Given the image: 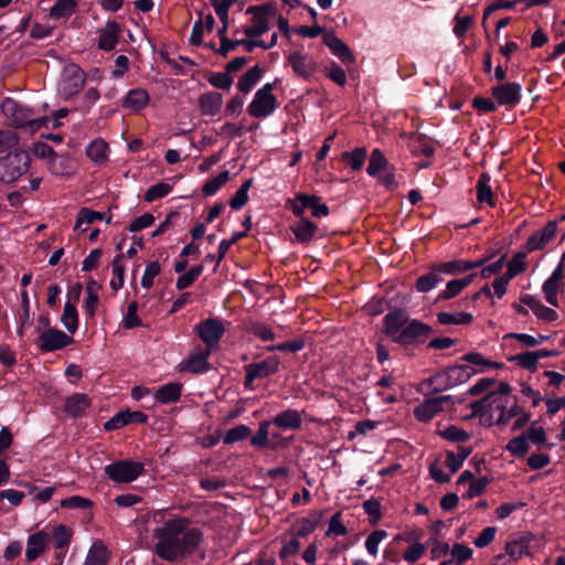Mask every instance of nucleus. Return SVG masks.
Wrapping results in <instances>:
<instances>
[{"instance_id":"1","label":"nucleus","mask_w":565,"mask_h":565,"mask_svg":"<svg viewBox=\"0 0 565 565\" xmlns=\"http://www.w3.org/2000/svg\"><path fill=\"white\" fill-rule=\"evenodd\" d=\"M154 553L158 557L178 563L196 551L202 533L185 519L166 521L153 530Z\"/></svg>"},{"instance_id":"2","label":"nucleus","mask_w":565,"mask_h":565,"mask_svg":"<svg viewBox=\"0 0 565 565\" xmlns=\"http://www.w3.org/2000/svg\"><path fill=\"white\" fill-rule=\"evenodd\" d=\"M383 333L404 349L423 345L434 329L419 319L411 318L404 308L395 307L382 320Z\"/></svg>"},{"instance_id":"3","label":"nucleus","mask_w":565,"mask_h":565,"mask_svg":"<svg viewBox=\"0 0 565 565\" xmlns=\"http://www.w3.org/2000/svg\"><path fill=\"white\" fill-rule=\"evenodd\" d=\"M277 12L278 9L275 1H268L260 6H249V14H252V23L249 24V52L257 46L270 49L276 44L278 38L277 33L271 34L269 43L255 38L269 30V21L271 18L276 17Z\"/></svg>"},{"instance_id":"4","label":"nucleus","mask_w":565,"mask_h":565,"mask_svg":"<svg viewBox=\"0 0 565 565\" xmlns=\"http://www.w3.org/2000/svg\"><path fill=\"white\" fill-rule=\"evenodd\" d=\"M1 110L12 126L25 132L34 134L42 127H49L50 118H33V109L13 98H4L1 103Z\"/></svg>"},{"instance_id":"5","label":"nucleus","mask_w":565,"mask_h":565,"mask_svg":"<svg viewBox=\"0 0 565 565\" xmlns=\"http://www.w3.org/2000/svg\"><path fill=\"white\" fill-rule=\"evenodd\" d=\"M31 159L25 151L9 152L0 159V181L13 183L30 168Z\"/></svg>"},{"instance_id":"6","label":"nucleus","mask_w":565,"mask_h":565,"mask_svg":"<svg viewBox=\"0 0 565 565\" xmlns=\"http://www.w3.org/2000/svg\"><path fill=\"white\" fill-rule=\"evenodd\" d=\"M276 79L274 83H266L257 89L252 103H249V115L256 118H266L270 116L278 107L277 98L273 94Z\"/></svg>"},{"instance_id":"7","label":"nucleus","mask_w":565,"mask_h":565,"mask_svg":"<svg viewBox=\"0 0 565 565\" xmlns=\"http://www.w3.org/2000/svg\"><path fill=\"white\" fill-rule=\"evenodd\" d=\"M106 476L117 483L135 481L143 471V465L130 460H119L105 466Z\"/></svg>"},{"instance_id":"8","label":"nucleus","mask_w":565,"mask_h":565,"mask_svg":"<svg viewBox=\"0 0 565 565\" xmlns=\"http://www.w3.org/2000/svg\"><path fill=\"white\" fill-rule=\"evenodd\" d=\"M85 85V73L76 64H67L64 66L58 90L61 95L68 99L82 90Z\"/></svg>"},{"instance_id":"9","label":"nucleus","mask_w":565,"mask_h":565,"mask_svg":"<svg viewBox=\"0 0 565 565\" xmlns=\"http://www.w3.org/2000/svg\"><path fill=\"white\" fill-rule=\"evenodd\" d=\"M491 96L500 106L514 108L522 98V86L516 82H505L491 87Z\"/></svg>"},{"instance_id":"10","label":"nucleus","mask_w":565,"mask_h":565,"mask_svg":"<svg viewBox=\"0 0 565 565\" xmlns=\"http://www.w3.org/2000/svg\"><path fill=\"white\" fill-rule=\"evenodd\" d=\"M196 330L206 349L211 351L218 347V342L224 334L223 323L214 318L202 321L198 324Z\"/></svg>"},{"instance_id":"11","label":"nucleus","mask_w":565,"mask_h":565,"mask_svg":"<svg viewBox=\"0 0 565 565\" xmlns=\"http://www.w3.org/2000/svg\"><path fill=\"white\" fill-rule=\"evenodd\" d=\"M450 399H452L450 395L427 398L414 408V416L420 423H428L446 409V404Z\"/></svg>"},{"instance_id":"12","label":"nucleus","mask_w":565,"mask_h":565,"mask_svg":"<svg viewBox=\"0 0 565 565\" xmlns=\"http://www.w3.org/2000/svg\"><path fill=\"white\" fill-rule=\"evenodd\" d=\"M73 342V338L62 330L49 328L41 332L38 347L43 352L61 350Z\"/></svg>"},{"instance_id":"13","label":"nucleus","mask_w":565,"mask_h":565,"mask_svg":"<svg viewBox=\"0 0 565 565\" xmlns=\"http://www.w3.org/2000/svg\"><path fill=\"white\" fill-rule=\"evenodd\" d=\"M288 64L294 73L306 81H309L318 68V63L315 58L300 51H295L287 56Z\"/></svg>"},{"instance_id":"14","label":"nucleus","mask_w":565,"mask_h":565,"mask_svg":"<svg viewBox=\"0 0 565 565\" xmlns=\"http://www.w3.org/2000/svg\"><path fill=\"white\" fill-rule=\"evenodd\" d=\"M557 235L556 222L548 221L543 228L534 232L524 244L526 252H535L543 249Z\"/></svg>"},{"instance_id":"15","label":"nucleus","mask_w":565,"mask_h":565,"mask_svg":"<svg viewBox=\"0 0 565 565\" xmlns=\"http://www.w3.org/2000/svg\"><path fill=\"white\" fill-rule=\"evenodd\" d=\"M323 44L328 46L331 53L337 56L343 64H353L355 57L351 49L340 40L333 30H327L322 38Z\"/></svg>"},{"instance_id":"16","label":"nucleus","mask_w":565,"mask_h":565,"mask_svg":"<svg viewBox=\"0 0 565 565\" xmlns=\"http://www.w3.org/2000/svg\"><path fill=\"white\" fill-rule=\"evenodd\" d=\"M430 387H431L434 394H437V393H440V392H444V391H447V390L454 387L446 366L440 369L439 371H437L431 376L424 379L419 383V385L417 387V392H419L422 394H426L425 388H430Z\"/></svg>"},{"instance_id":"17","label":"nucleus","mask_w":565,"mask_h":565,"mask_svg":"<svg viewBox=\"0 0 565 565\" xmlns=\"http://www.w3.org/2000/svg\"><path fill=\"white\" fill-rule=\"evenodd\" d=\"M280 360L277 355H269L262 361L249 363V385L256 379H264L278 371Z\"/></svg>"},{"instance_id":"18","label":"nucleus","mask_w":565,"mask_h":565,"mask_svg":"<svg viewBox=\"0 0 565 565\" xmlns=\"http://www.w3.org/2000/svg\"><path fill=\"white\" fill-rule=\"evenodd\" d=\"M289 230L294 233L298 243L308 244L313 239L318 226L308 217H301L291 223Z\"/></svg>"},{"instance_id":"19","label":"nucleus","mask_w":565,"mask_h":565,"mask_svg":"<svg viewBox=\"0 0 565 565\" xmlns=\"http://www.w3.org/2000/svg\"><path fill=\"white\" fill-rule=\"evenodd\" d=\"M150 102L149 93L143 88H132L127 92L122 99V107L131 113L143 110Z\"/></svg>"},{"instance_id":"20","label":"nucleus","mask_w":565,"mask_h":565,"mask_svg":"<svg viewBox=\"0 0 565 565\" xmlns=\"http://www.w3.org/2000/svg\"><path fill=\"white\" fill-rule=\"evenodd\" d=\"M49 539L44 531H38L28 537L25 557L29 562L35 561L45 551Z\"/></svg>"},{"instance_id":"21","label":"nucleus","mask_w":565,"mask_h":565,"mask_svg":"<svg viewBox=\"0 0 565 565\" xmlns=\"http://www.w3.org/2000/svg\"><path fill=\"white\" fill-rule=\"evenodd\" d=\"M273 425L282 430H298L302 425V417L300 412L294 408H287L278 413L273 419Z\"/></svg>"},{"instance_id":"22","label":"nucleus","mask_w":565,"mask_h":565,"mask_svg":"<svg viewBox=\"0 0 565 565\" xmlns=\"http://www.w3.org/2000/svg\"><path fill=\"white\" fill-rule=\"evenodd\" d=\"M211 350L200 349L193 352L183 363L182 369L192 373L201 374L210 369V364L207 362L209 356L211 354Z\"/></svg>"},{"instance_id":"23","label":"nucleus","mask_w":565,"mask_h":565,"mask_svg":"<svg viewBox=\"0 0 565 565\" xmlns=\"http://www.w3.org/2000/svg\"><path fill=\"white\" fill-rule=\"evenodd\" d=\"M276 339V334L273 328L264 322L252 321L249 319V344L254 342V340H259L264 345L274 343Z\"/></svg>"},{"instance_id":"24","label":"nucleus","mask_w":565,"mask_h":565,"mask_svg":"<svg viewBox=\"0 0 565 565\" xmlns=\"http://www.w3.org/2000/svg\"><path fill=\"white\" fill-rule=\"evenodd\" d=\"M120 28L118 23L110 21L100 30L98 47L104 51H111L116 47L119 39Z\"/></svg>"},{"instance_id":"25","label":"nucleus","mask_w":565,"mask_h":565,"mask_svg":"<svg viewBox=\"0 0 565 565\" xmlns=\"http://www.w3.org/2000/svg\"><path fill=\"white\" fill-rule=\"evenodd\" d=\"M438 269V266L435 264H431L429 266V273L422 275L417 278L415 282V289L418 292H428L433 290L438 284L444 281V277Z\"/></svg>"},{"instance_id":"26","label":"nucleus","mask_w":565,"mask_h":565,"mask_svg":"<svg viewBox=\"0 0 565 565\" xmlns=\"http://www.w3.org/2000/svg\"><path fill=\"white\" fill-rule=\"evenodd\" d=\"M297 199L302 203V206L311 211L313 217L320 218L328 216L330 213L329 206L321 202V198L315 194L298 193Z\"/></svg>"},{"instance_id":"27","label":"nucleus","mask_w":565,"mask_h":565,"mask_svg":"<svg viewBox=\"0 0 565 565\" xmlns=\"http://www.w3.org/2000/svg\"><path fill=\"white\" fill-rule=\"evenodd\" d=\"M199 104L203 115L214 116L221 110L223 98L217 92H207L200 96Z\"/></svg>"},{"instance_id":"28","label":"nucleus","mask_w":565,"mask_h":565,"mask_svg":"<svg viewBox=\"0 0 565 565\" xmlns=\"http://www.w3.org/2000/svg\"><path fill=\"white\" fill-rule=\"evenodd\" d=\"M49 170L58 177H71L75 172V166L71 158L65 156H53L49 161Z\"/></svg>"},{"instance_id":"29","label":"nucleus","mask_w":565,"mask_h":565,"mask_svg":"<svg viewBox=\"0 0 565 565\" xmlns=\"http://www.w3.org/2000/svg\"><path fill=\"white\" fill-rule=\"evenodd\" d=\"M490 175L482 173L476 184L477 201L479 203H487L489 206H495V195L490 186Z\"/></svg>"},{"instance_id":"30","label":"nucleus","mask_w":565,"mask_h":565,"mask_svg":"<svg viewBox=\"0 0 565 565\" xmlns=\"http://www.w3.org/2000/svg\"><path fill=\"white\" fill-rule=\"evenodd\" d=\"M182 385L177 382H171L162 385L154 393L156 402L160 404H170L179 401L181 396Z\"/></svg>"},{"instance_id":"31","label":"nucleus","mask_w":565,"mask_h":565,"mask_svg":"<svg viewBox=\"0 0 565 565\" xmlns=\"http://www.w3.org/2000/svg\"><path fill=\"white\" fill-rule=\"evenodd\" d=\"M214 26V18L211 13L201 14L200 19L194 22L191 32V42L200 44L205 32H211Z\"/></svg>"},{"instance_id":"32","label":"nucleus","mask_w":565,"mask_h":565,"mask_svg":"<svg viewBox=\"0 0 565 565\" xmlns=\"http://www.w3.org/2000/svg\"><path fill=\"white\" fill-rule=\"evenodd\" d=\"M446 367L454 387L468 382L477 373L471 365L467 364H454Z\"/></svg>"},{"instance_id":"33","label":"nucleus","mask_w":565,"mask_h":565,"mask_svg":"<svg viewBox=\"0 0 565 565\" xmlns=\"http://www.w3.org/2000/svg\"><path fill=\"white\" fill-rule=\"evenodd\" d=\"M75 0H57L50 10V17L56 21L67 20L76 10Z\"/></svg>"},{"instance_id":"34","label":"nucleus","mask_w":565,"mask_h":565,"mask_svg":"<svg viewBox=\"0 0 565 565\" xmlns=\"http://www.w3.org/2000/svg\"><path fill=\"white\" fill-rule=\"evenodd\" d=\"M113 278L110 279V288L118 291L122 288L125 282V256L124 254L117 255L111 263Z\"/></svg>"},{"instance_id":"35","label":"nucleus","mask_w":565,"mask_h":565,"mask_svg":"<svg viewBox=\"0 0 565 565\" xmlns=\"http://www.w3.org/2000/svg\"><path fill=\"white\" fill-rule=\"evenodd\" d=\"M437 321L443 326L448 324H459V326H468L473 321V315L470 312H446L441 311L437 313Z\"/></svg>"},{"instance_id":"36","label":"nucleus","mask_w":565,"mask_h":565,"mask_svg":"<svg viewBox=\"0 0 565 565\" xmlns=\"http://www.w3.org/2000/svg\"><path fill=\"white\" fill-rule=\"evenodd\" d=\"M529 543L530 539L526 536L510 541L505 544V554L511 561H518L523 555L529 554Z\"/></svg>"},{"instance_id":"37","label":"nucleus","mask_w":565,"mask_h":565,"mask_svg":"<svg viewBox=\"0 0 565 565\" xmlns=\"http://www.w3.org/2000/svg\"><path fill=\"white\" fill-rule=\"evenodd\" d=\"M508 361L514 362L518 366L534 372L537 370L539 356L535 351H525L508 358Z\"/></svg>"},{"instance_id":"38","label":"nucleus","mask_w":565,"mask_h":565,"mask_svg":"<svg viewBox=\"0 0 565 565\" xmlns=\"http://www.w3.org/2000/svg\"><path fill=\"white\" fill-rule=\"evenodd\" d=\"M108 559L106 546L100 542H95L85 558L84 565H105Z\"/></svg>"},{"instance_id":"39","label":"nucleus","mask_w":565,"mask_h":565,"mask_svg":"<svg viewBox=\"0 0 565 565\" xmlns=\"http://www.w3.org/2000/svg\"><path fill=\"white\" fill-rule=\"evenodd\" d=\"M109 148L104 140H94L86 149V154L95 163H103L108 159Z\"/></svg>"},{"instance_id":"40","label":"nucleus","mask_w":565,"mask_h":565,"mask_svg":"<svg viewBox=\"0 0 565 565\" xmlns=\"http://www.w3.org/2000/svg\"><path fill=\"white\" fill-rule=\"evenodd\" d=\"M89 406V399L84 394H74L65 401V412L77 416L85 412Z\"/></svg>"},{"instance_id":"41","label":"nucleus","mask_w":565,"mask_h":565,"mask_svg":"<svg viewBox=\"0 0 565 565\" xmlns=\"http://www.w3.org/2000/svg\"><path fill=\"white\" fill-rule=\"evenodd\" d=\"M61 321L71 334L75 333L78 328V313L74 303H65Z\"/></svg>"},{"instance_id":"42","label":"nucleus","mask_w":565,"mask_h":565,"mask_svg":"<svg viewBox=\"0 0 565 565\" xmlns=\"http://www.w3.org/2000/svg\"><path fill=\"white\" fill-rule=\"evenodd\" d=\"M322 515V511H317L311 518L301 519L296 529V536L306 537L311 534L319 525Z\"/></svg>"},{"instance_id":"43","label":"nucleus","mask_w":565,"mask_h":565,"mask_svg":"<svg viewBox=\"0 0 565 565\" xmlns=\"http://www.w3.org/2000/svg\"><path fill=\"white\" fill-rule=\"evenodd\" d=\"M387 164V159L385 158L383 152L379 148H375L371 152L366 172L370 177H376L380 171L386 170Z\"/></svg>"},{"instance_id":"44","label":"nucleus","mask_w":565,"mask_h":565,"mask_svg":"<svg viewBox=\"0 0 565 565\" xmlns=\"http://www.w3.org/2000/svg\"><path fill=\"white\" fill-rule=\"evenodd\" d=\"M412 152L430 158L435 153V148L425 135H417L413 138L411 143Z\"/></svg>"},{"instance_id":"45","label":"nucleus","mask_w":565,"mask_h":565,"mask_svg":"<svg viewBox=\"0 0 565 565\" xmlns=\"http://www.w3.org/2000/svg\"><path fill=\"white\" fill-rule=\"evenodd\" d=\"M103 214L99 212H95L88 209H82L76 217L75 231L81 233L87 231L89 224L94 223L97 220H102Z\"/></svg>"},{"instance_id":"46","label":"nucleus","mask_w":565,"mask_h":565,"mask_svg":"<svg viewBox=\"0 0 565 565\" xmlns=\"http://www.w3.org/2000/svg\"><path fill=\"white\" fill-rule=\"evenodd\" d=\"M366 159V149L358 147L351 152L342 153V161L348 163L354 171L361 170Z\"/></svg>"},{"instance_id":"47","label":"nucleus","mask_w":565,"mask_h":565,"mask_svg":"<svg viewBox=\"0 0 565 565\" xmlns=\"http://www.w3.org/2000/svg\"><path fill=\"white\" fill-rule=\"evenodd\" d=\"M271 420H263L259 424L257 433L249 439V444L258 449H264L270 446L269 431Z\"/></svg>"},{"instance_id":"48","label":"nucleus","mask_w":565,"mask_h":565,"mask_svg":"<svg viewBox=\"0 0 565 565\" xmlns=\"http://www.w3.org/2000/svg\"><path fill=\"white\" fill-rule=\"evenodd\" d=\"M530 449V444L524 434L512 438L505 446V450L516 458L524 457Z\"/></svg>"},{"instance_id":"49","label":"nucleus","mask_w":565,"mask_h":565,"mask_svg":"<svg viewBox=\"0 0 565 565\" xmlns=\"http://www.w3.org/2000/svg\"><path fill=\"white\" fill-rule=\"evenodd\" d=\"M306 343L303 339H295L287 342H281L278 344L270 343L264 347V350L267 352L281 351V352H291L297 353L305 348Z\"/></svg>"},{"instance_id":"50","label":"nucleus","mask_w":565,"mask_h":565,"mask_svg":"<svg viewBox=\"0 0 565 565\" xmlns=\"http://www.w3.org/2000/svg\"><path fill=\"white\" fill-rule=\"evenodd\" d=\"M438 435L449 441L465 443L469 440L470 434L462 428L450 425L444 430H439Z\"/></svg>"},{"instance_id":"51","label":"nucleus","mask_w":565,"mask_h":565,"mask_svg":"<svg viewBox=\"0 0 565 565\" xmlns=\"http://www.w3.org/2000/svg\"><path fill=\"white\" fill-rule=\"evenodd\" d=\"M362 507L364 512L370 516V523L372 525H376L383 516L380 500L376 498H371L365 500Z\"/></svg>"},{"instance_id":"52","label":"nucleus","mask_w":565,"mask_h":565,"mask_svg":"<svg viewBox=\"0 0 565 565\" xmlns=\"http://www.w3.org/2000/svg\"><path fill=\"white\" fill-rule=\"evenodd\" d=\"M228 171H224L221 172L218 175L207 180L202 188L204 195H214L221 189V186L228 181Z\"/></svg>"},{"instance_id":"53","label":"nucleus","mask_w":565,"mask_h":565,"mask_svg":"<svg viewBox=\"0 0 565 565\" xmlns=\"http://www.w3.org/2000/svg\"><path fill=\"white\" fill-rule=\"evenodd\" d=\"M72 535H73V531L71 527H68L64 524H58L57 526H55L54 531H53V540H54L55 547L56 548L66 547L71 542Z\"/></svg>"},{"instance_id":"54","label":"nucleus","mask_w":565,"mask_h":565,"mask_svg":"<svg viewBox=\"0 0 565 565\" xmlns=\"http://www.w3.org/2000/svg\"><path fill=\"white\" fill-rule=\"evenodd\" d=\"M370 316L376 317L382 315L385 310L391 309V302L385 297H372L365 306Z\"/></svg>"},{"instance_id":"55","label":"nucleus","mask_w":565,"mask_h":565,"mask_svg":"<svg viewBox=\"0 0 565 565\" xmlns=\"http://www.w3.org/2000/svg\"><path fill=\"white\" fill-rule=\"evenodd\" d=\"M171 190L172 186L170 184L166 182H159L147 190L145 194V201L153 202L158 199L164 198L171 192Z\"/></svg>"},{"instance_id":"56","label":"nucleus","mask_w":565,"mask_h":565,"mask_svg":"<svg viewBox=\"0 0 565 565\" xmlns=\"http://www.w3.org/2000/svg\"><path fill=\"white\" fill-rule=\"evenodd\" d=\"M131 423L130 411H121L105 423L106 430H116Z\"/></svg>"},{"instance_id":"57","label":"nucleus","mask_w":565,"mask_h":565,"mask_svg":"<svg viewBox=\"0 0 565 565\" xmlns=\"http://www.w3.org/2000/svg\"><path fill=\"white\" fill-rule=\"evenodd\" d=\"M203 267L202 266H195L192 267L190 270L185 271L183 275H181L177 279V288L179 290L185 289L189 286H191L202 274Z\"/></svg>"},{"instance_id":"58","label":"nucleus","mask_w":565,"mask_h":565,"mask_svg":"<svg viewBox=\"0 0 565 565\" xmlns=\"http://www.w3.org/2000/svg\"><path fill=\"white\" fill-rule=\"evenodd\" d=\"M210 1L212 2L213 7H214L217 17L224 23L223 29H221L218 31V33L222 35L226 29V21L228 18V9L237 0H210Z\"/></svg>"},{"instance_id":"59","label":"nucleus","mask_w":565,"mask_h":565,"mask_svg":"<svg viewBox=\"0 0 565 565\" xmlns=\"http://www.w3.org/2000/svg\"><path fill=\"white\" fill-rule=\"evenodd\" d=\"M160 270H161V266H160L159 262L153 260V262H150L149 264H147L145 273L141 278V286L146 289L151 288L153 285V280H154L156 276L159 275Z\"/></svg>"},{"instance_id":"60","label":"nucleus","mask_w":565,"mask_h":565,"mask_svg":"<svg viewBox=\"0 0 565 565\" xmlns=\"http://www.w3.org/2000/svg\"><path fill=\"white\" fill-rule=\"evenodd\" d=\"M471 107L480 115L493 113L497 110L495 103L488 97L476 96L471 100Z\"/></svg>"},{"instance_id":"61","label":"nucleus","mask_w":565,"mask_h":565,"mask_svg":"<svg viewBox=\"0 0 565 565\" xmlns=\"http://www.w3.org/2000/svg\"><path fill=\"white\" fill-rule=\"evenodd\" d=\"M387 532L385 530H375L372 532L365 541V548L371 555L377 554L379 544L387 537Z\"/></svg>"},{"instance_id":"62","label":"nucleus","mask_w":565,"mask_h":565,"mask_svg":"<svg viewBox=\"0 0 565 565\" xmlns=\"http://www.w3.org/2000/svg\"><path fill=\"white\" fill-rule=\"evenodd\" d=\"M526 249L516 252L513 257L508 262V268L514 270L516 274H522L527 268Z\"/></svg>"},{"instance_id":"63","label":"nucleus","mask_w":565,"mask_h":565,"mask_svg":"<svg viewBox=\"0 0 565 565\" xmlns=\"http://www.w3.org/2000/svg\"><path fill=\"white\" fill-rule=\"evenodd\" d=\"M462 290L461 284L457 279H452L448 281L446 288L438 294L436 301L452 299L460 295Z\"/></svg>"},{"instance_id":"64","label":"nucleus","mask_w":565,"mask_h":565,"mask_svg":"<svg viewBox=\"0 0 565 565\" xmlns=\"http://www.w3.org/2000/svg\"><path fill=\"white\" fill-rule=\"evenodd\" d=\"M523 434L525 435L527 443L531 441L536 446H541L546 443L545 429L543 427H535L534 423Z\"/></svg>"}]
</instances>
